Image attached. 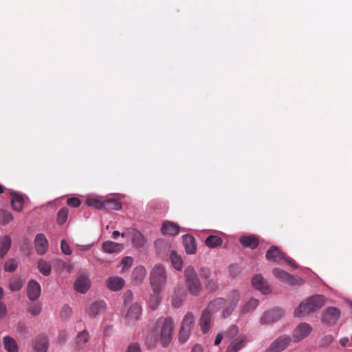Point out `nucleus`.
<instances>
[{
	"label": "nucleus",
	"mask_w": 352,
	"mask_h": 352,
	"mask_svg": "<svg viewBox=\"0 0 352 352\" xmlns=\"http://www.w3.org/2000/svg\"><path fill=\"white\" fill-rule=\"evenodd\" d=\"M173 329V320L169 317H162L156 321L152 336L155 342L159 341L164 347H166L172 340Z\"/></svg>",
	"instance_id": "f257e3e1"
},
{
	"label": "nucleus",
	"mask_w": 352,
	"mask_h": 352,
	"mask_svg": "<svg viewBox=\"0 0 352 352\" xmlns=\"http://www.w3.org/2000/svg\"><path fill=\"white\" fill-rule=\"evenodd\" d=\"M324 302V298L320 295H314L306 300L300 302L299 306L296 309L294 312L295 317H301L308 315L320 309Z\"/></svg>",
	"instance_id": "f03ea898"
},
{
	"label": "nucleus",
	"mask_w": 352,
	"mask_h": 352,
	"mask_svg": "<svg viewBox=\"0 0 352 352\" xmlns=\"http://www.w3.org/2000/svg\"><path fill=\"white\" fill-rule=\"evenodd\" d=\"M166 282V272L164 266L156 265L153 267L150 274V283L153 291L161 292Z\"/></svg>",
	"instance_id": "7ed1b4c3"
},
{
	"label": "nucleus",
	"mask_w": 352,
	"mask_h": 352,
	"mask_svg": "<svg viewBox=\"0 0 352 352\" xmlns=\"http://www.w3.org/2000/svg\"><path fill=\"white\" fill-rule=\"evenodd\" d=\"M185 282L189 292L193 296H197L201 289L199 277L192 266H188L184 270Z\"/></svg>",
	"instance_id": "20e7f679"
},
{
	"label": "nucleus",
	"mask_w": 352,
	"mask_h": 352,
	"mask_svg": "<svg viewBox=\"0 0 352 352\" xmlns=\"http://www.w3.org/2000/svg\"><path fill=\"white\" fill-rule=\"evenodd\" d=\"M195 325V316L192 312H187L184 316L179 332V340L185 342L190 337Z\"/></svg>",
	"instance_id": "39448f33"
},
{
	"label": "nucleus",
	"mask_w": 352,
	"mask_h": 352,
	"mask_svg": "<svg viewBox=\"0 0 352 352\" xmlns=\"http://www.w3.org/2000/svg\"><path fill=\"white\" fill-rule=\"evenodd\" d=\"M240 299V294L238 290L232 291L226 299V306L223 310V316L226 318L229 316L236 308L237 303Z\"/></svg>",
	"instance_id": "423d86ee"
},
{
	"label": "nucleus",
	"mask_w": 352,
	"mask_h": 352,
	"mask_svg": "<svg viewBox=\"0 0 352 352\" xmlns=\"http://www.w3.org/2000/svg\"><path fill=\"white\" fill-rule=\"evenodd\" d=\"M272 273L275 277L290 285H302L303 283L302 278H296L283 270L275 268L273 270Z\"/></svg>",
	"instance_id": "0eeeda50"
},
{
	"label": "nucleus",
	"mask_w": 352,
	"mask_h": 352,
	"mask_svg": "<svg viewBox=\"0 0 352 352\" xmlns=\"http://www.w3.org/2000/svg\"><path fill=\"white\" fill-rule=\"evenodd\" d=\"M291 338L289 336H281L276 339L265 352H281L289 344Z\"/></svg>",
	"instance_id": "6e6552de"
},
{
	"label": "nucleus",
	"mask_w": 352,
	"mask_h": 352,
	"mask_svg": "<svg viewBox=\"0 0 352 352\" xmlns=\"http://www.w3.org/2000/svg\"><path fill=\"white\" fill-rule=\"evenodd\" d=\"M311 327L306 323H300L294 330L292 333L293 342H298L306 337H307L311 332Z\"/></svg>",
	"instance_id": "1a4fd4ad"
},
{
	"label": "nucleus",
	"mask_w": 352,
	"mask_h": 352,
	"mask_svg": "<svg viewBox=\"0 0 352 352\" xmlns=\"http://www.w3.org/2000/svg\"><path fill=\"white\" fill-rule=\"evenodd\" d=\"M248 342L247 336L245 335H240L232 340L225 352H239L245 347Z\"/></svg>",
	"instance_id": "9d476101"
},
{
	"label": "nucleus",
	"mask_w": 352,
	"mask_h": 352,
	"mask_svg": "<svg viewBox=\"0 0 352 352\" xmlns=\"http://www.w3.org/2000/svg\"><path fill=\"white\" fill-rule=\"evenodd\" d=\"M34 247L38 254H44L48 249V241L43 234H38L34 239Z\"/></svg>",
	"instance_id": "9b49d317"
},
{
	"label": "nucleus",
	"mask_w": 352,
	"mask_h": 352,
	"mask_svg": "<svg viewBox=\"0 0 352 352\" xmlns=\"http://www.w3.org/2000/svg\"><path fill=\"white\" fill-rule=\"evenodd\" d=\"M89 340V333L86 330L80 332L76 337L74 343L73 344V349L75 351H80L86 347V345Z\"/></svg>",
	"instance_id": "f8f14e48"
},
{
	"label": "nucleus",
	"mask_w": 352,
	"mask_h": 352,
	"mask_svg": "<svg viewBox=\"0 0 352 352\" xmlns=\"http://www.w3.org/2000/svg\"><path fill=\"white\" fill-rule=\"evenodd\" d=\"M340 311L336 307H329L323 314L322 321L330 324H334L340 318Z\"/></svg>",
	"instance_id": "ddd939ff"
},
{
	"label": "nucleus",
	"mask_w": 352,
	"mask_h": 352,
	"mask_svg": "<svg viewBox=\"0 0 352 352\" xmlns=\"http://www.w3.org/2000/svg\"><path fill=\"white\" fill-rule=\"evenodd\" d=\"M41 292V286L38 282L34 280L28 282L27 294L30 300H36L40 296Z\"/></svg>",
	"instance_id": "4468645a"
},
{
	"label": "nucleus",
	"mask_w": 352,
	"mask_h": 352,
	"mask_svg": "<svg viewBox=\"0 0 352 352\" xmlns=\"http://www.w3.org/2000/svg\"><path fill=\"white\" fill-rule=\"evenodd\" d=\"M142 313L141 307L138 303L133 304L129 309L126 315V320L129 324H132L135 321L140 318Z\"/></svg>",
	"instance_id": "2eb2a0df"
},
{
	"label": "nucleus",
	"mask_w": 352,
	"mask_h": 352,
	"mask_svg": "<svg viewBox=\"0 0 352 352\" xmlns=\"http://www.w3.org/2000/svg\"><path fill=\"white\" fill-rule=\"evenodd\" d=\"M283 315V313L279 309H272L266 311L261 318L262 324H270L279 320Z\"/></svg>",
	"instance_id": "dca6fc26"
},
{
	"label": "nucleus",
	"mask_w": 352,
	"mask_h": 352,
	"mask_svg": "<svg viewBox=\"0 0 352 352\" xmlns=\"http://www.w3.org/2000/svg\"><path fill=\"white\" fill-rule=\"evenodd\" d=\"M106 285L109 289L118 292L121 290L124 285V280L123 278L118 276H111L106 280Z\"/></svg>",
	"instance_id": "f3484780"
},
{
	"label": "nucleus",
	"mask_w": 352,
	"mask_h": 352,
	"mask_svg": "<svg viewBox=\"0 0 352 352\" xmlns=\"http://www.w3.org/2000/svg\"><path fill=\"white\" fill-rule=\"evenodd\" d=\"M179 231V226L177 223L166 221L163 223L161 232L164 235L175 236Z\"/></svg>",
	"instance_id": "a211bd4d"
},
{
	"label": "nucleus",
	"mask_w": 352,
	"mask_h": 352,
	"mask_svg": "<svg viewBox=\"0 0 352 352\" xmlns=\"http://www.w3.org/2000/svg\"><path fill=\"white\" fill-rule=\"evenodd\" d=\"M128 234L131 237V241L134 246L137 248H142L146 243V239L144 236L137 230L129 229Z\"/></svg>",
	"instance_id": "6ab92c4d"
},
{
	"label": "nucleus",
	"mask_w": 352,
	"mask_h": 352,
	"mask_svg": "<svg viewBox=\"0 0 352 352\" xmlns=\"http://www.w3.org/2000/svg\"><path fill=\"white\" fill-rule=\"evenodd\" d=\"M239 241L243 247L252 250L256 248L259 244V239L255 235L242 236L240 237Z\"/></svg>",
	"instance_id": "aec40b11"
},
{
	"label": "nucleus",
	"mask_w": 352,
	"mask_h": 352,
	"mask_svg": "<svg viewBox=\"0 0 352 352\" xmlns=\"http://www.w3.org/2000/svg\"><path fill=\"white\" fill-rule=\"evenodd\" d=\"M75 289L82 294L85 293L89 288V280L86 275L80 276L74 283Z\"/></svg>",
	"instance_id": "412c9836"
},
{
	"label": "nucleus",
	"mask_w": 352,
	"mask_h": 352,
	"mask_svg": "<svg viewBox=\"0 0 352 352\" xmlns=\"http://www.w3.org/2000/svg\"><path fill=\"white\" fill-rule=\"evenodd\" d=\"M266 258L269 261L280 263L284 258V254L278 247L272 246L267 251Z\"/></svg>",
	"instance_id": "4be33fe9"
},
{
	"label": "nucleus",
	"mask_w": 352,
	"mask_h": 352,
	"mask_svg": "<svg viewBox=\"0 0 352 352\" xmlns=\"http://www.w3.org/2000/svg\"><path fill=\"white\" fill-rule=\"evenodd\" d=\"M49 346L48 340L44 336H38L34 341L35 352H47Z\"/></svg>",
	"instance_id": "5701e85b"
},
{
	"label": "nucleus",
	"mask_w": 352,
	"mask_h": 352,
	"mask_svg": "<svg viewBox=\"0 0 352 352\" xmlns=\"http://www.w3.org/2000/svg\"><path fill=\"white\" fill-rule=\"evenodd\" d=\"M252 284L254 288L259 290L264 294H267L270 291L267 283L261 275L254 276L252 280Z\"/></svg>",
	"instance_id": "b1692460"
},
{
	"label": "nucleus",
	"mask_w": 352,
	"mask_h": 352,
	"mask_svg": "<svg viewBox=\"0 0 352 352\" xmlns=\"http://www.w3.org/2000/svg\"><path fill=\"white\" fill-rule=\"evenodd\" d=\"M183 243L185 250L188 254H193L196 252L197 245L195 239L190 235L186 234L183 236Z\"/></svg>",
	"instance_id": "393cba45"
},
{
	"label": "nucleus",
	"mask_w": 352,
	"mask_h": 352,
	"mask_svg": "<svg viewBox=\"0 0 352 352\" xmlns=\"http://www.w3.org/2000/svg\"><path fill=\"white\" fill-rule=\"evenodd\" d=\"M226 300L223 298H217L212 300L205 309L208 312L211 314L220 310L221 308H225Z\"/></svg>",
	"instance_id": "a878e982"
},
{
	"label": "nucleus",
	"mask_w": 352,
	"mask_h": 352,
	"mask_svg": "<svg viewBox=\"0 0 352 352\" xmlns=\"http://www.w3.org/2000/svg\"><path fill=\"white\" fill-rule=\"evenodd\" d=\"M102 250L107 253L120 252L123 250V245L111 241H107L102 244Z\"/></svg>",
	"instance_id": "bb28decb"
},
{
	"label": "nucleus",
	"mask_w": 352,
	"mask_h": 352,
	"mask_svg": "<svg viewBox=\"0 0 352 352\" xmlns=\"http://www.w3.org/2000/svg\"><path fill=\"white\" fill-rule=\"evenodd\" d=\"M211 314L204 310L199 320V325L203 333H207L210 328Z\"/></svg>",
	"instance_id": "cd10ccee"
},
{
	"label": "nucleus",
	"mask_w": 352,
	"mask_h": 352,
	"mask_svg": "<svg viewBox=\"0 0 352 352\" xmlns=\"http://www.w3.org/2000/svg\"><path fill=\"white\" fill-rule=\"evenodd\" d=\"M106 309V303L102 301H96L93 302L89 307L87 313L91 316H95L102 313Z\"/></svg>",
	"instance_id": "c85d7f7f"
},
{
	"label": "nucleus",
	"mask_w": 352,
	"mask_h": 352,
	"mask_svg": "<svg viewBox=\"0 0 352 352\" xmlns=\"http://www.w3.org/2000/svg\"><path fill=\"white\" fill-rule=\"evenodd\" d=\"M11 206L12 208L17 212L21 211L24 204L23 197L16 192H11Z\"/></svg>",
	"instance_id": "c756f323"
},
{
	"label": "nucleus",
	"mask_w": 352,
	"mask_h": 352,
	"mask_svg": "<svg viewBox=\"0 0 352 352\" xmlns=\"http://www.w3.org/2000/svg\"><path fill=\"white\" fill-rule=\"evenodd\" d=\"M12 239L9 236H4L0 239V256L3 257L10 248Z\"/></svg>",
	"instance_id": "7c9ffc66"
},
{
	"label": "nucleus",
	"mask_w": 352,
	"mask_h": 352,
	"mask_svg": "<svg viewBox=\"0 0 352 352\" xmlns=\"http://www.w3.org/2000/svg\"><path fill=\"white\" fill-rule=\"evenodd\" d=\"M5 349L8 352H18L19 346L16 342L10 336H6L3 338Z\"/></svg>",
	"instance_id": "2f4dec72"
},
{
	"label": "nucleus",
	"mask_w": 352,
	"mask_h": 352,
	"mask_svg": "<svg viewBox=\"0 0 352 352\" xmlns=\"http://www.w3.org/2000/svg\"><path fill=\"white\" fill-rule=\"evenodd\" d=\"M223 240L221 237L216 235H210L205 240V244L210 248H214L222 245Z\"/></svg>",
	"instance_id": "473e14b6"
},
{
	"label": "nucleus",
	"mask_w": 352,
	"mask_h": 352,
	"mask_svg": "<svg viewBox=\"0 0 352 352\" xmlns=\"http://www.w3.org/2000/svg\"><path fill=\"white\" fill-rule=\"evenodd\" d=\"M146 274L145 268L142 266H138L133 270L132 278L137 283H140L144 279Z\"/></svg>",
	"instance_id": "72a5a7b5"
},
{
	"label": "nucleus",
	"mask_w": 352,
	"mask_h": 352,
	"mask_svg": "<svg viewBox=\"0 0 352 352\" xmlns=\"http://www.w3.org/2000/svg\"><path fill=\"white\" fill-rule=\"evenodd\" d=\"M122 208L121 204L113 199H109L103 201V209L107 210H118Z\"/></svg>",
	"instance_id": "f704fd0d"
},
{
	"label": "nucleus",
	"mask_w": 352,
	"mask_h": 352,
	"mask_svg": "<svg viewBox=\"0 0 352 352\" xmlns=\"http://www.w3.org/2000/svg\"><path fill=\"white\" fill-rule=\"evenodd\" d=\"M170 259L173 267L177 270H180L183 266V260L179 254L175 251H172L170 256Z\"/></svg>",
	"instance_id": "c9c22d12"
},
{
	"label": "nucleus",
	"mask_w": 352,
	"mask_h": 352,
	"mask_svg": "<svg viewBox=\"0 0 352 352\" xmlns=\"http://www.w3.org/2000/svg\"><path fill=\"white\" fill-rule=\"evenodd\" d=\"M37 268L44 276H49L51 274V265L45 260L41 259L38 261Z\"/></svg>",
	"instance_id": "e433bc0d"
},
{
	"label": "nucleus",
	"mask_w": 352,
	"mask_h": 352,
	"mask_svg": "<svg viewBox=\"0 0 352 352\" xmlns=\"http://www.w3.org/2000/svg\"><path fill=\"white\" fill-rule=\"evenodd\" d=\"M13 219V216L8 210H0V224L6 226L11 222Z\"/></svg>",
	"instance_id": "4c0bfd02"
},
{
	"label": "nucleus",
	"mask_w": 352,
	"mask_h": 352,
	"mask_svg": "<svg viewBox=\"0 0 352 352\" xmlns=\"http://www.w3.org/2000/svg\"><path fill=\"white\" fill-rule=\"evenodd\" d=\"M258 305V300L255 298H251L245 305L243 307V313H248L253 311Z\"/></svg>",
	"instance_id": "58836bf2"
},
{
	"label": "nucleus",
	"mask_w": 352,
	"mask_h": 352,
	"mask_svg": "<svg viewBox=\"0 0 352 352\" xmlns=\"http://www.w3.org/2000/svg\"><path fill=\"white\" fill-rule=\"evenodd\" d=\"M153 292V295L149 299L148 305L150 307H151L153 309H155L159 305L161 300V298L160 296V292H156L155 291Z\"/></svg>",
	"instance_id": "ea45409f"
},
{
	"label": "nucleus",
	"mask_w": 352,
	"mask_h": 352,
	"mask_svg": "<svg viewBox=\"0 0 352 352\" xmlns=\"http://www.w3.org/2000/svg\"><path fill=\"white\" fill-rule=\"evenodd\" d=\"M239 333V328L236 325L230 326L225 332L226 338L234 339Z\"/></svg>",
	"instance_id": "a19ab883"
},
{
	"label": "nucleus",
	"mask_w": 352,
	"mask_h": 352,
	"mask_svg": "<svg viewBox=\"0 0 352 352\" xmlns=\"http://www.w3.org/2000/svg\"><path fill=\"white\" fill-rule=\"evenodd\" d=\"M68 209L67 208H62L58 212L57 214V222L59 224H63L68 217Z\"/></svg>",
	"instance_id": "79ce46f5"
},
{
	"label": "nucleus",
	"mask_w": 352,
	"mask_h": 352,
	"mask_svg": "<svg viewBox=\"0 0 352 352\" xmlns=\"http://www.w3.org/2000/svg\"><path fill=\"white\" fill-rule=\"evenodd\" d=\"M86 203L89 206L93 207L94 208L103 209V201H101L97 199H87Z\"/></svg>",
	"instance_id": "37998d69"
},
{
	"label": "nucleus",
	"mask_w": 352,
	"mask_h": 352,
	"mask_svg": "<svg viewBox=\"0 0 352 352\" xmlns=\"http://www.w3.org/2000/svg\"><path fill=\"white\" fill-rule=\"evenodd\" d=\"M72 314V309L69 305H65L63 306L60 312V316L63 319L66 320L69 318Z\"/></svg>",
	"instance_id": "c03bdc74"
},
{
	"label": "nucleus",
	"mask_w": 352,
	"mask_h": 352,
	"mask_svg": "<svg viewBox=\"0 0 352 352\" xmlns=\"http://www.w3.org/2000/svg\"><path fill=\"white\" fill-rule=\"evenodd\" d=\"M17 267V261L15 259L8 261L4 265V270L6 272H14Z\"/></svg>",
	"instance_id": "a18cd8bd"
},
{
	"label": "nucleus",
	"mask_w": 352,
	"mask_h": 352,
	"mask_svg": "<svg viewBox=\"0 0 352 352\" xmlns=\"http://www.w3.org/2000/svg\"><path fill=\"white\" fill-rule=\"evenodd\" d=\"M133 258L131 256H125L120 262V265L122 266V272L128 270L132 265Z\"/></svg>",
	"instance_id": "49530a36"
},
{
	"label": "nucleus",
	"mask_w": 352,
	"mask_h": 352,
	"mask_svg": "<svg viewBox=\"0 0 352 352\" xmlns=\"http://www.w3.org/2000/svg\"><path fill=\"white\" fill-rule=\"evenodd\" d=\"M205 284L206 288L212 292L215 291L218 287L217 281L214 278H210L206 280Z\"/></svg>",
	"instance_id": "de8ad7c7"
},
{
	"label": "nucleus",
	"mask_w": 352,
	"mask_h": 352,
	"mask_svg": "<svg viewBox=\"0 0 352 352\" xmlns=\"http://www.w3.org/2000/svg\"><path fill=\"white\" fill-rule=\"evenodd\" d=\"M60 249H61L62 252L66 255H70L72 254L70 248L65 239H63L61 241Z\"/></svg>",
	"instance_id": "09e8293b"
},
{
	"label": "nucleus",
	"mask_w": 352,
	"mask_h": 352,
	"mask_svg": "<svg viewBox=\"0 0 352 352\" xmlns=\"http://www.w3.org/2000/svg\"><path fill=\"white\" fill-rule=\"evenodd\" d=\"M333 341V337L331 335L324 336L320 341V344L322 346L329 345Z\"/></svg>",
	"instance_id": "8fccbe9b"
},
{
	"label": "nucleus",
	"mask_w": 352,
	"mask_h": 352,
	"mask_svg": "<svg viewBox=\"0 0 352 352\" xmlns=\"http://www.w3.org/2000/svg\"><path fill=\"white\" fill-rule=\"evenodd\" d=\"M200 276L206 280L210 279L211 276L210 270L207 267H201L200 270Z\"/></svg>",
	"instance_id": "3c124183"
},
{
	"label": "nucleus",
	"mask_w": 352,
	"mask_h": 352,
	"mask_svg": "<svg viewBox=\"0 0 352 352\" xmlns=\"http://www.w3.org/2000/svg\"><path fill=\"white\" fill-rule=\"evenodd\" d=\"M126 352H142V350L139 344L132 343L129 345Z\"/></svg>",
	"instance_id": "603ef678"
},
{
	"label": "nucleus",
	"mask_w": 352,
	"mask_h": 352,
	"mask_svg": "<svg viewBox=\"0 0 352 352\" xmlns=\"http://www.w3.org/2000/svg\"><path fill=\"white\" fill-rule=\"evenodd\" d=\"M22 287V283L20 280H16L10 283V289L13 292H16Z\"/></svg>",
	"instance_id": "864d4df0"
},
{
	"label": "nucleus",
	"mask_w": 352,
	"mask_h": 352,
	"mask_svg": "<svg viewBox=\"0 0 352 352\" xmlns=\"http://www.w3.org/2000/svg\"><path fill=\"white\" fill-rule=\"evenodd\" d=\"M67 204L72 207H78L80 204V200L77 197H71L67 199Z\"/></svg>",
	"instance_id": "5fc2aeb1"
},
{
	"label": "nucleus",
	"mask_w": 352,
	"mask_h": 352,
	"mask_svg": "<svg viewBox=\"0 0 352 352\" xmlns=\"http://www.w3.org/2000/svg\"><path fill=\"white\" fill-rule=\"evenodd\" d=\"M123 298H124V303L125 304L129 303V302H131V300L133 299V293L131 292V291L128 290V291L125 292V293L124 294Z\"/></svg>",
	"instance_id": "6e6d98bb"
},
{
	"label": "nucleus",
	"mask_w": 352,
	"mask_h": 352,
	"mask_svg": "<svg viewBox=\"0 0 352 352\" xmlns=\"http://www.w3.org/2000/svg\"><path fill=\"white\" fill-rule=\"evenodd\" d=\"M41 311V307L38 305L33 306L30 307L28 309V311L32 315V316H37L40 314Z\"/></svg>",
	"instance_id": "4d7b16f0"
},
{
	"label": "nucleus",
	"mask_w": 352,
	"mask_h": 352,
	"mask_svg": "<svg viewBox=\"0 0 352 352\" xmlns=\"http://www.w3.org/2000/svg\"><path fill=\"white\" fill-rule=\"evenodd\" d=\"M7 314V307L3 302H0V320L3 318Z\"/></svg>",
	"instance_id": "13d9d810"
},
{
	"label": "nucleus",
	"mask_w": 352,
	"mask_h": 352,
	"mask_svg": "<svg viewBox=\"0 0 352 352\" xmlns=\"http://www.w3.org/2000/svg\"><path fill=\"white\" fill-rule=\"evenodd\" d=\"M283 260H285V262L288 265L292 266L293 268L296 269L298 267V265L296 264L295 261L293 259H292L291 258L286 257L284 256V258H283Z\"/></svg>",
	"instance_id": "bf43d9fd"
},
{
	"label": "nucleus",
	"mask_w": 352,
	"mask_h": 352,
	"mask_svg": "<svg viewBox=\"0 0 352 352\" xmlns=\"http://www.w3.org/2000/svg\"><path fill=\"white\" fill-rule=\"evenodd\" d=\"M223 338V335L221 333H219L217 335L215 340H214V345H219Z\"/></svg>",
	"instance_id": "052dcab7"
},
{
	"label": "nucleus",
	"mask_w": 352,
	"mask_h": 352,
	"mask_svg": "<svg viewBox=\"0 0 352 352\" xmlns=\"http://www.w3.org/2000/svg\"><path fill=\"white\" fill-rule=\"evenodd\" d=\"M172 302L174 307H178L182 303V300L177 297H174Z\"/></svg>",
	"instance_id": "680f3d73"
},
{
	"label": "nucleus",
	"mask_w": 352,
	"mask_h": 352,
	"mask_svg": "<svg viewBox=\"0 0 352 352\" xmlns=\"http://www.w3.org/2000/svg\"><path fill=\"white\" fill-rule=\"evenodd\" d=\"M190 352H203V349L199 344H195Z\"/></svg>",
	"instance_id": "e2e57ef3"
},
{
	"label": "nucleus",
	"mask_w": 352,
	"mask_h": 352,
	"mask_svg": "<svg viewBox=\"0 0 352 352\" xmlns=\"http://www.w3.org/2000/svg\"><path fill=\"white\" fill-rule=\"evenodd\" d=\"M126 235L125 233H120V232L116 230V231H113V233H112V237L116 239L117 238L118 236H124Z\"/></svg>",
	"instance_id": "0e129e2a"
},
{
	"label": "nucleus",
	"mask_w": 352,
	"mask_h": 352,
	"mask_svg": "<svg viewBox=\"0 0 352 352\" xmlns=\"http://www.w3.org/2000/svg\"><path fill=\"white\" fill-rule=\"evenodd\" d=\"M56 264H57L58 266H61V267H64V268H65V267H66L67 264H66L64 261H63L62 260H60V259H57V260L56 261Z\"/></svg>",
	"instance_id": "69168bd1"
},
{
	"label": "nucleus",
	"mask_w": 352,
	"mask_h": 352,
	"mask_svg": "<svg viewBox=\"0 0 352 352\" xmlns=\"http://www.w3.org/2000/svg\"><path fill=\"white\" fill-rule=\"evenodd\" d=\"M348 342L349 339L347 338H343L340 340V343L342 346H346Z\"/></svg>",
	"instance_id": "338daca9"
},
{
	"label": "nucleus",
	"mask_w": 352,
	"mask_h": 352,
	"mask_svg": "<svg viewBox=\"0 0 352 352\" xmlns=\"http://www.w3.org/2000/svg\"><path fill=\"white\" fill-rule=\"evenodd\" d=\"M91 245H78V247L82 250H88L91 248Z\"/></svg>",
	"instance_id": "774afa93"
}]
</instances>
